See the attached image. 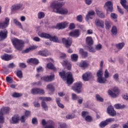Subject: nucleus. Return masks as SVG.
I'll return each instance as SVG.
<instances>
[{
  "label": "nucleus",
  "instance_id": "obj_12",
  "mask_svg": "<svg viewBox=\"0 0 128 128\" xmlns=\"http://www.w3.org/2000/svg\"><path fill=\"white\" fill-rule=\"evenodd\" d=\"M32 94H44V90L38 88H33L31 90Z\"/></svg>",
  "mask_w": 128,
  "mask_h": 128
},
{
  "label": "nucleus",
  "instance_id": "obj_22",
  "mask_svg": "<svg viewBox=\"0 0 128 128\" xmlns=\"http://www.w3.org/2000/svg\"><path fill=\"white\" fill-rule=\"evenodd\" d=\"M68 22H64L62 23H58L56 24V28L58 30H62L64 28H68Z\"/></svg>",
  "mask_w": 128,
  "mask_h": 128
},
{
  "label": "nucleus",
  "instance_id": "obj_59",
  "mask_svg": "<svg viewBox=\"0 0 128 128\" xmlns=\"http://www.w3.org/2000/svg\"><path fill=\"white\" fill-rule=\"evenodd\" d=\"M33 104L34 106V108H40V104L38 102H33Z\"/></svg>",
  "mask_w": 128,
  "mask_h": 128
},
{
  "label": "nucleus",
  "instance_id": "obj_36",
  "mask_svg": "<svg viewBox=\"0 0 128 128\" xmlns=\"http://www.w3.org/2000/svg\"><path fill=\"white\" fill-rule=\"evenodd\" d=\"M39 99L42 102H50L52 100V98L50 97L41 96L39 98Z\"/></svg>",
  "mask_w": 128,
  "mask_h": 128
},
{
  "label": "nucleus",
  "instance_id": "obj_28",
  "mask_svg": "<svg viewBox=\"0 0 128 128\" xmlns=\"http://www.w3.org/2000/svg\"><path fill=\"white\" fill-rule=\"evenodd\" d=\"M94 14H95L94 11V10L89 11L88 14L86 15V20H90V18L91 20H92V18H91L90 16H94Z\"/></svg>",
  "mask_w": 128,
  "mask_h": 128
},
{
  "label": "nucleus",
  "instance_id": "obj_17",
  "mask_svg": "<svg viewBox=\"0 0 128 128\" xmlns=\"http://www.w3.org/2000/svg\"><path fill=\"white\" fill-rule=\"evenodd\" d=\"M80 36V30L78 29H76L69 33V36H72V38H78Z\"/></svg>",
  "mask_w": 128,
  "mask_h": 128
},
{
  "label": "nucleus",
  "instance_id": "obj_60",
  "mask_svg": "<svg viewBox=\"0 0 128 128\" xmlns=\"http://www.w3.org/2000/svg\"><path fill=\"white\" fill-rule=\"evenodd\" d=\"M8 68H16V64L14 62L10 63L8 65Z\"/></svg>",
  "mask_w": 128,
  "mask_h": 128
},
{
  "label": "nucleus",
  "instance_id": "obj_50",
  "mask_svg": "<svg viewBox=\"0 0 128 128\" xmlns=\"http://www.w3.org/2000/svg\"><path fill=\"white\" fill-rule=\"evenodd\" d=\"M44 12H40L38 14V18L40 20L41 18H44Z\"/></svg>",
  "mask_w": 128,
  "mask_h": 128
},
{
  "label": "nucleus",
  "instance_id": "obj_33",
  "mask_svg": "<svg viewBox=\"0 0 128 128\" xmlns=\"http://www.w3.org/2000/svg\"><path fill=\"white\" fill-rule=\"evenodd\" d=\"M96 76L98 78L104 76V71L102 68H100L96 72Z\"/></svg>",
  "mask_w": 128,
  "mask_h": 128
},
{
  "label": "nucleus",
  "instance_id": "obj_41",
  "mask_svg": "<svg viewBox=\"0 0 128 128\" xmlns=\"http://www.w3.org/2000/svg\"><path fill=\"white\" fill-rule=\"evenodd\" d=\"M46 88L48 90H49L51 92H54V86H52V84L47 85Z\"/></svg>",
  "mask_w": 128,
  "mask_h": 128
},
{
  "label": "nucleus",
  "instance_id": "obj_21",
  "mask_svg": "<svg viewBox=\"0 0 128 128\" xmlns=\"http://www.w3.org/2000/svg\"><path fill=\"white\" fill-rule=\"evenodd\" d=\"M2 60H5L6 62H8L12 58V56L7 54H4V55L1 56Z\"/></svg>",
  "mask_w": 128,
  "mask_h": 128
},
{
  "label": "nucleus",
  "instance_id": "obj_61",
  "mask_svg": "<svg viewBox=\"0 0 128 128\" xmlns=\"http://www.w3.org/2000/svg\"><path fill=\"white\" fill-rule=\"evenodd\" d=\"M19 66L22 68H26V65L24 63H20Z\"/></svg>",
  "mask_w": 128,
  "mask_h": 128
},
{
  "label": "nucleus",
  "instance_id": "obj_27",
  "mask_svg": "<svg viewBox=\"0 0 128 128\" xmlns=\"http://www.w3.org/2000/svg\"><path fill=\"white\" fill-rule=\"evenodd\" d=\"M28 62L33 64H38L40 62L36 58H30V59L28 60Z\"/></svg>",
  "mask_w": 128,
  "mask_h": 128
},
{
  "label": "nucleus",
  "instance_id": "obj_39",
  "mask_svg": "<svg viewBox=\"0 0 128 128\" xmlns=\"http://www.w3.org/2000/svg\"><path fill=\"white\" fill-rule=\"evenodd\" d=\"M16 76H17L18 78H24L22 72L21 70H17Z\"/></svg>",
  "mask_w": 128,
  "mask_h": 128
},
{
  "label": "nucleus",
  "instance_id": "obj_13",
  "mask_svg": "<svg viewBox=\"0 0 128 128\" xmlns=\"http://www.w3.org/2000/svg\"><path fill=\"white\" fill-rule=\"evenodd\" d=\"M104 8L106 6V12H114V6H112V2L110 1H108L106 2Z\"/></svg>",
  "mask_w": 128,
  "mask_h": 128
},
{
  "label": "nucleus",
  "instance_id": "obj_25",
  "mask_svg": "<svg viewBox=\"0 0 128 128\" xmlns=\"http://www.w3.org/2000/svg\"><path fill=\"white\" fill-rule=\"evenodd\" d=\"M86 44H88V46H92V44H94V40L91 36L86 37Z\"/></svg>",
  "mask_w": 128,
  "mask_h": 128
},
{
  "label": "nucleus",
  "instance_id": "obj_47",
  "mask_svg": "<svg viewBox=\"0 0 128 128\" xmlns=\"http://www.w3.org/2000/svg\"><path fill=\"white\" fill-rule=\"evenodd\" d=\"M108 94H109V96H111L112 98H116L117 96L116 94L114 93V92H112V91L111 90H108Z\"/></svg>",
  "mask_w": 128,
  "mask_h": 128
},
{
  "label": "nucleus",
  "instance_id": "obj_53",
  "mask_svg": "<svg viewBox=\"0 0 128 128\" xmlns=\"http://www.w3.org/2000/svg\"><path fill=\"white\" fill-rule=\"evenodd\" d=\"M58 128H68V126L66 123H60Z\"/></svg>",
  "mask_w": 128,
  "mask_h": 128
},
{
  "label": "nucleus",
  "instance_id": "obj_35",
  "mask_svg": "<svg viewBox=\"0 0 128 128\" xmlns=\"http://www.w3.org/2000/svg\"><path fill=\"white\" fill-rule=\"evenodd\" d=\"M70 58L72 62H78V55L77 54H72L70 56Z\"/></svg>",
  "mask_w": 128,
  "mask_h": 128
},
{
  "label": "nucleus",
  "instance_id": "obj_5",
  "mask_svg": "<svg viewBox=\"0 0 128 128\" xmlns=\"http://www.w3.org/2000/svg\"><path fill=\"white\" fill-rule=\"evenodd\" d=\"M39 36H40V38H44L50 40V42H60V40H58V36H52L48 34L43 32L39 34Z\"/></svg>",
  "mask_w": 128,
  "mask_h": 128
},
{
  "label": "nucleus",
  "instance_id": "obj_34",
  "mask_svg": "<svg viewBox=\"0 0 128 128\" xmlns=\"http://www.w3.org/2000/svg\"><path fill=\"white\" fill-rule=\"evenodd\" d=\"M106 78H104L102 76L97 78V82H98L99 84H106Z\"/></svg>",
  "mask_w": 128,
  "mask_h": 128
},
{
  "label": "nucleus",
  "instance_id": "obj_38",
  "mask_svg": "<svg viewBox=\"0 0 128 128\" xmlns=\"http://www.w3.org/2000/svg\"><path fill=\"white\" fill-rule=\"evenodd\" d=\"M41 106L44 108V110L46 111L48 110V104H46V103L44 102V101H42L41 103Z\"/></svg>",
  "mask_w": 128,
  "mask_h": 128
},
{
  "label": "nucleus",
  "instance_id": "obj_64",
  "mask_svg": "<svg viewBox=\"0 0 128 128\" xmlns=\"http://www.w3.org/2000/svg\"><path fill=\"white\" fill-rule=\"evenodd\" d=\"M24 116H27V117H28V116H30V111L26 110L25 112Z\"/></svg>",
  "mask_w": 128,
  "mask_h": 128
},
{
  "label": "nucleus",
  "instance_id": "obj_10",
  "mask_svg": "<svg viewBox=\"0 0 128 128\" xmlns=\"http://www.w3.org/2000/svg\"><path fill=\"white\" fill-rule=\"evenodd\" d=\"M114 120V118H109L106 119V120L102 122L100 124L99 126L100 128H104L106 126H108V124L109 122H112Z\"/></svg>",
  "mask_w": 128,
  "mask_h": 128
},
{
  "label": "nucleus",
  "instance_id": "obj_6",
  "mask_svg": "<svg viewBox=\"0 0 128 128\" xmlns=\"http://www.w3.org/2000/svg\"><path fill=\"white\" fill-rule=\"evenodd\" d=\"M42 124L44 126L47 124L44 128H54V122L52 120H49L46 122V120L43 119L42 120Z\"/></svg>",
  "mask_w": 128,
  "mask_h": 128
},
{
  "label": "nucleus",
  "instance_id": "obj_1",
  "mask_svg": "<svg viewBox=\"0 0 128 128\" xmlns=\"http://www.w3.org/2000/svg\"><path fill=\"white\" fill-rule=\"evenodd\" d=\"M50 6L52 8L54 12L59 14H68V10L66 8H62V4L57 1H54L52 2Z\"/></svg>",
  "mask_w": 128,
  "mask_h": 128
},
{
  "label": "nucleus",
  "instance_id": "obj_14",
  "mask_svg": "<svg viewBox=\"0 0 128 128\" xmlns=\"http://www.w3.org/2000/svg\"><path fill=\"white\" fill-rule=\"evenodd\" d=\"M8 34V30L6 29L4 30V31L1 30L0 31V40H4L7 38Z\"/></svg>",
  "mask_w": 128,
  "mask_h": 128
},
{
  "label": "nucleus",
  "instance_id": "obj_37",
  "mask_svg": "<svg viewBox=\"0 0 128 128\" xmlns=\"http://www.w3.org/2000/svg\"><path fill=\"white\" fill-rule=\"evenodd\" d=\"M115 108H116V110H122V108H126V105L124 104H116L114 106Z\"/></svg>",
  "mask_w": 128,
  "mask_h": 128
},
{
  "label": "nucleus",
  "instance_id": "obj_23",
  "mask_svg": "<svg viewBox=\"0 0 128 128\" xmlns=\"http://www.w3.org/2000/svg\"><path fill=\"white\" fill-rule=\"evenodd\" d=\"M38 54L39 56H48L50 53L48 52V50H40L38 52Z\"/></svg>",
  "mask_w": 128,
  "mask_h": 128
},
{
  "label": "nucleus",
  "instance_id": "obj_2",
  "mask_svg": "<svg viewBox=\"0 0 128 128\" xmlns=\"http://www.w3.org/2000/svg\"><path fill=\"white\" fill-rule=\"evenodd\" d=\"M59 75L63 80H66L68 84H72L74 82L72 74L71 72H66V71L62 70L59 72Z\"/></svg>",
  "mask_w": 128,
  "mask_h": 128
},
{
  "label": "nucleus",
  "instance_id": "obj_9",
  "mask_svg": "<svg viewBox=\"0 0 128 128\" xmlns=\"http://www.w3.org/2000/svg\"><path fill=\"white\" fill-rule=\"evenodd\" d=\"M62 44H64L66 48H70L72 44V39L70 38H62Z\"/></svg>",
  "mask_w": 128,
  "mask_h": 128
},
{
  "label": "nucleus",
  "instance_id": "obj_48",
  "mask_svg": "<svg viewBox=\"0 0 128 128\" xmlns=\"http://www.w3.org/2000/svg\"><path fill=\"white\" fill-rule=\"evenodd\" d=\"M85 120L86 122H92V117L90 115H88L85 117Z\"/></svg>",
  "mask_w": 128,
  "mask_h": 128
},
{
  "label": "nucleus",
  "instance_id": "obj_54",
  "mask_svg": "<svg viewBox=\"0 0 128 128\" xmlns=\"http://www.w3.org/2000/svg\"><path fill=\"white\" fill-rule=\"evenodd\" d=\"M76 20L79 22H82V15H78L76 17Z\"/></svg>",
  "mask_w": 128,
  "mask_h": 128
},
{
  "label": "nucleus",
  "instance_id": "obj_8",
  "mask_svg": "<svg viewBox=\"0 0 128 128\" xmlns=\"http://www.w3.org/2000/svg\"><path fill=\"white\" fill-rule=\"evenodd\" d=\"M10 24V18L6 17L4 22L0 20V30H4Z\"/></svg>",
  "mask_w": 128,
  "mask_h": 128
},
{
  "label": "nucleus",
  "instance_id": "obj_24",
  "mask_svg": "<svg viewBox=\"0 0 128 128\" xmlns=\"http://www.w3.org/2000/svg\"><path fill=\"white\" fill-rule=\"evenodd\" d=\"M79 54H80L82 56V58H88V54L87 52L84 51V49L82 48H80L79 50Z\"/></svg>",
  "mask_w": 128,
  "mask_h": 128
},
{
  "label": "nucleus",
  "instance_id": "obj_42",
  "mask_svg": "<svg viewBox=\"0 0 128 128\" xmlns=\"http://www.w3.org/2000/svg\"><path fill=\"white\" fill-rule=\"evenodd\" d=\"M111 32H112V34H113V36H116V34H117L118 29H116V26H113L112 27Z\"/></svg>",
  "mask_w": 128,
  "mask_h": 128
},
{
  "label": "nucleus",
  "instance_id": "obj_16",
  "mask_svg": "<svg viewBox=\"0 0 128 128\" xmlns=\"http://www.w3.org/2000/svg\"><path fill=\"white\" fill-rule=\"evenodd\" d=\"M108 114L111 116H114L116 114V112L114 110V106H109L107 108Z\"/></svg>",
  "mask_w": 128,
  "mask_h": 128
},
{
  "label": "nucleus",
  "instance_id": "obj_58",
  "mask_svg": "<svg viewBox=\"0 0 128 128\" xmlns=\"http://www.w3.org/2000/svg\"><path fill=\"white\" fill-rule=\"evenodd\" d=\"M32 124H38V118H32Z\"/></svg>",
  "mask_w": 128,
  "mask_h": 128
},
{
  "label": "nucleus",
  "instance_id": "obj_11",
  "mask_svg": "<svg viewBox=\"0 0 128 128\" xmlns=\"http://www.w3.org/2000/svg\"><path fill=\"white\" fill-rule=\"evenodd\" d=\"M54 74H52L50 76H47L41 77L40 78L42 80H44V82H50L54 80Z\"/></svg>",
  "mask_w": 128,
  "mask_h": 128
},
{
  "label": "nucleus",
  "instance_id": "obj_44",
  "mask_svg": "<svg viewBox=\"0 0 128 128\" xmlns=\"http://www.w3.org/2000/svg\"><path fill=\"white\" fill-rule=\"evenodd\" d=\"M14 22L17 26H19L20 28H22V23L20 22H18L16 19L14 20Z\"/></svg>",
  "mask_w": 128,
  "mask_h": 128
},
{
  "label": "nucleus",
  "instance_id": "obj_4",
  "mask_svg": "<svg viewBox=\"0 0 128 128\" xmlns=\"http://www.w3.org/2000/svg\"><path fill=\"white\" fill-rule=\"evenodd\" d=\"M10 112V108L8 106H4L0 110V124L4 122L5 114H8Z\"/></svg>",
  "mask_w": 128,
  "mask_h": 128
},
{
  "label": "nucleus",
  "instance_id": "obj_62",
  "mask_svg": "<svg viewBox=\"0 0 128 128\" xmlns=\"http://www.w3.org/2000/svg\"><path fill=\"white\" fill-rule=\"evenodd\" d=\"M88 112H86V111H82V116L83 118H84V116H88Z\"/></svg>",
  "mask_w": 128,
  "mask_h": 128
},
{
  "label": "nucleus",
  "instance_id": "obj_18",
  "mask_svg": "<svg viewBox=\"0 0 128 128\" xmlns=\"http://www.w3.org/2000/svg\"><path fill=\"white\" fill-rule=\"evenodd\" d=\"M22 8V4H17L12 6L11 8V10L12 12H16V10H19Z\"/></svg>",
  "mask_w": 128,
  "mask_h": 128
},
{
  "label": "nucleus",
  "instance_id": "obj_51",
  "mask_svg": "<svg viewBox=\"0 0 128 128\" xmlns=\"http://www.w3.org/2000/svg\"><path fill=\"white\" fill-rule=\"evenodd\" d=\"M118 77H119L118 74V73L114 74L113 76V78L116 82H118V80H120V78Z\"/></svg>",
  "mask_w": 128,
  "mask_h": 128
},
{
  "label": "nucleus",
  "instance_id": "obj_43",
  "mask_svg": "<svg viewBox=\"0 0 128 128\" xmlns=\"http://www.w3.org/2000/svg\"><path fill=\"white\" fill-rule=\"evenodd\" d=\"M106 28V30H110L112 28V22L110 21H106L105 22Z\"/></svg>",
  "mask_w": 128,
  "mask_h": 128
},
{
  "label": "nucleus",
  "instance_id": "obj_26",
  "mask_svg": "<svg viewBox=\"0 0 128 128\" xmlns=\"http://www.w3.org/2000/svg\"><path fill=\"white\" fill-rule=\"evenodd\" d=\"M12 124H18L20 120V116H18V115H14V116L12 117Z\"/></svg>",
  "mask_w": 128,
  "mask_h": 128
},
{
  "label": "nucleus",
  "instance_id": "obj_20",
  "mask_svg": "<svg viewBox=\"0 0 128 128\" xmlns=\"http://www.w3.org/2000/svg\"><path fill=\"white\" fill-rule=\"evenodd\" d=\"M95 24L96 26L98 28H104V22L98 19L95 20Z\"/></svg>",
  "mask_w": 128,
  "mask_h": 128
},
{
  "label": "nucleus",
  "instance_id": "obj_40",
  "mask_svg": "<svg viewBox=\"0 0 128 128\" xmlns=\"http://www.w3.org/2000/svg\"><path fill=\"white\" fill-rule=\"evenodd\" d=\"M124 42H122L121 43L118 44L116 45V48L118 50H122V48L124 46Z\"/></svg>",
  "mask_w": 128,
  "mask_h": 128
},
{
  "label": "nucleus",
  "instance_id": "obj_52",
  "mask_svg": "<svg viewBox=\"0 0 128 128\" xmlns=\"http://www.w3.org/2000/svg\"><path fill=\"white\" fill-rule=\"evenodd\" d=\"M104 76L105 78H108L110 76V73L108 72V69H106L104 72Z\"/></svg>",
  "mask_w": 128,
  "mask_h": 128
},
{
  "label": "nucleus",
  "instance_id": "obj_31",
  "mask_svg": "<svg viewBox=\"0 0 128 128\" xmlns=\"http://www.w3.org/2000/svg\"><path fill=\"white\" fill-rule=\"evenodd\" d=\"M56 102L60 108H64V106L62 104L60 103V98H56Z\"/></svg>",
  "mask_w": 128,
  "mask_h": 128
},
{
  "label": "nucleus",
  "instance_id": "obj_57",
  "mask_svg": "<svg viewBox=\"0 0 128 128\" xmlns=\"http://www.w3.org/2000/svg\"><path fill=\"white\" fill-rule=\"evenodd\" d=\"M66 58V54L62 53L60 54V58L61 60H64V58Z\"/></svg>",
  "mask_w": 128,
  "mask_h": 128
},
{
  "label": "nucleus",
  "instance_id": "obj_49",
  "mask_svg": "<svg viewBox=\"0 0 128 128\" xmlns=\"http://www.w3.org/2000/svg\"><path fill=\"white\" fill-rule=\"evenodd\" d=\"M6 82H8V84H12V82H14V80H12V77L6 76Z\"/></svg>",
  "mask_w": 128,
  "mask_h": 128
},
{
  "label": "nucleus",
  "instance_id": "obj_56",
  "mask_svg": "<svg viewBox=\"0 0 128 128\" xmlns=\"http://www.w3.org/2000/svg\"><path fill=\"white\" fill-rule=\"evenodd\" d=\"M78 98V96H76V94H72V100H76Z\"/></svg>",
  "mask_w": 128,
  "mask_h": 128
},
{
  "label": "nucleus",
  "instance_id": "obj_19",
  "mask_svg": "<svg viewBox=\"0 0 128 128\" xmlns=\"http://www.w3.org/2000/svg\"><path fill=\"white\" fill-rule=\"evenodd\" d=\"M38 48V46H30V48H26V50L22 51V54H28L30 52H32V50H36Z\"/></svg>",
  "mask_w": 128,
  "mask_h": 128
},
{
  "label": "nucleus",
  "instance_id": "obj_15",
  "mask_svg": "<svg viewBox=\"0 0 128 128\" xmlns=\"http://www.w3.org/2000/svg\"><path fill=\"white\" fill-rule=\"evenodd\" d=\"M82 78L84 82H88L92 78V74L90 72H86L82 74Z\"/></svg>",
  "mask_w": 128,
  "mask_h": 128
},
{
  "label": "nucleus",
  "instance_id": "obj_63",
  "mask_svg": "<svg viewBox=\"0 0 128 128\" xmlns=\"http://www.w3.org/2000/svg\"><path fill=\"white\" fill-rule=\"evenodd\" d=\"M112 91L114 92H116V94H118V92H120L118 88L117 87H114L112 89Z\"/></svg>",
  "mask_w": 128,
  "mask_h": 128
},
{
  "label": "nucleus",
  "instance_id": "obj_55",
  "mask_svg": "<svg viewBox=\"0 0 128 128\" xmlns=\"http://www.w3.org/2000/svg\"><path fill=\"white\" fill-rule=\"evenodd\" d=\"M110 16L113 20H116L118 18V14L115 13H112L110 14Z\"/></svg>",
  "mask_w": 128,
  "mask_h": 128
},
{
  "label": "nucleus",
  "instance_id": "obj_32",
  "mask_svg": "<svg viewBox=\"0 0 128 128\" xmlns=\"http://www.w3.org/2000/svg\"><path fill=\"white\" fill-rule=\"evenodd\" d=\"M79 66L82 68H86L88 66V64L86 61H83L79 64Z\"/></svg>",
  "mask_w": 128,
  "mask_h": 128
},
{
  "label": "nucleus",
  "instance_id": "obj_29",
  "mask_svg": "<svg viewBox=\"0 0 128 128\" xmlns=\"http://www.w3.org/2000/svg\"><path fill=\"white\" fill-rule=\"evenodd\" d=\"M96 12L97 16H99V18H104L106 17L104 13V12H102V11H100L96 9Z\"/></svg>",
  "mask_w": 128,
  "mask_h": 128
},
{
  "label": "nucleus",
  "instance_id": "obj_46",
  "mask_svg": "<svg viewBox=\"0 0 128 128\" xmlns=\"http://www.w3.org/2000/svg\"><path fill=\"white\" fill-rule=\"evenodd\" d=\"M12 96L13 98H20V96H22V94L15 92L12 94Z\"/></svg>",
  "mask_w": 128,
  "mask_h": 128
},
{
  "label": "nucleus",
  "instance_id": "obj_45",
  "mask_svg": "<svg viewBox=\"0 0 128 128\" xmlns=\"http://www.w3.org/2000/svg\"><path fill=\"white\" fill-rule=\"evenodd\" d=\"M96 98L97 102H104V98H102L100 94H96Z\"/></svg>",
  "mask_w": 128,
  "mask_h": 128
},
{
  "label": "nucleus",
  "instance_id": "obj_3",
  "mask_svg": "<svg viewBox=\"0 0 128 128\" xmlns=\"http://www.w3.org/2000/svg\"><path fill=\"white\" fill-rule=\"evenodd\" d=\"M12 44L16 50H19V52L22 50V48H24V41L18 39V38H14L12 40Z\"/></svg>",
  "mask_w": 128,
  "mask_h": 128
},
{
  "label": "nucleus",
  "instance_id": "obj_7",
  "mask_svg": "<svg viewBox=\"0 0 128 128\" xmlns=\"http://www.w3.org/2000/svg\"><path fill=\"white\" fill-rule=\"evenodd\" d=\"M82 84L81 82H76L74 86H72V90L77 94H80L82 92Z\"/></svg>",
  "mask_w": 128,
  "mask_h": 128
},
{
  "label": "nucleus",
  "instance_id": "obj_30",
  "mask_svg": "<svg viewBox=\"0 0 128 128\" xmlns=\"http://www.w3.org/2000/svg\"><path fill=\"white\" fill-rule=\"evenodd\" d=\"M46 68L48 70H56V68L54 67V65L52 62L48 63L46 66Z\"/></svg>",
  "mask_w": 128,
  "mask_h": 128
}]
</instances>
